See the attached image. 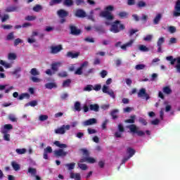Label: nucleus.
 <instances>
[{
	"label": "nucleus",
	"instance_id": "obj_53",
	"mask_svg": "<svg viewBox=\"0 0 180 180\" xmlns=\"http://www.w3.org/2000/svg\"><path fill=\"white\" fill-rule=\"evenodd\" d=\"M101 89H102V85L101 84H95L94 86H93V90L94 91H101Z\"/></svg>",
	"mask_w": 180,
	"mask_h": 180
},
{
	"label": "nucleus",
	"instance_id": "obj_24",
	"mask_svg": "<svg viewBox=\"0 0 180 180\" xmlns=\"http://www.w3.org/2000/svg\"><path fill=\"white\" fill-rule=\"evenodd\" d=\"M63 5L64 6H68L70 8L74 5V1L72 0H63Z\"/></svg>",
	"mask_w": 180,
	"mask_h": 180
},
{
	"label": "nucleus",
	"instance_id": "obj_3",
	"mask_svg": "<svg viewBox=\"0 0 180 180\" xmlns=\"http://www.w3.org/2000/svg\"><path fill=\"white\" fill-rule=\"evenodd\" d=\"M126 29V27H124V25L120 24V21L115 20L111 25L110 32H112V33H119L120 30H124Z\"/></svg>",
	"mask_w": 180,
	"mask_h": 180
},
{
	"label": "nucleus",
	"instance_id": "obj_51",
	"mask_svg": "<svg viewBox=\"0 0 180 180\" xmlns=\"http://www.w3.org/2000/svg\"><path fill=\"white\" fill-rule=\"evenodd\" d=\"M16 57H17L16 54L14 53H8V58L11 60H15L16 58Z\"/></svg>",
	"mask_w": 180,
	"mask_h": 180
},
{
	"label": "nucleus",
	"instance_id": "obj_46",
	"mask_svg": "<svg viewBox=\"0 0 180 180\" xmlns=\"http://www.w3.org/2000/svg\"><path fill=\"white\" fill-rule=\"evenodd\" d=\"M33 11L34 12H40L43 8L41 7V5L37 4L35 6L33 7Z\"/></svg>",
	"mask_w": 180,
	"mask_h": 180
},
{
	"label": "nucleus",
	"instance_id": "obj_13",
	"mask_svg": "<svg viewBox=\"0 0 180 180\" xmlns=\"http://www.w3.org/2000/svg\"><path fill=\"white\" fill-rule=\"evenodd\" d=\"M60 67H61V62H54L51 63V68L52 71H53V74L58 71Z\"/></svg>",
	"mask_w": 180,
	"mask_h": 180
},
{
	"label": "nucleus",
	"instance_id": "obj_48",
	"mask_svg": "<svg viewBox=\"0 0 180 180\" xmlns=\"http://www.w3.org/2000/svg\"><path fill=\"white\" fill-rule=\"evenodd\" d=\"M79 151H81V153H82L83 155H85V157L89 156V151H88V150L81 148V149H79Z\"/></svg>",
	"mask_w": 180,
	"mask_h": 180
},
{
	"label": "nucleus",
	"instance_id": "obj_41",
	"mask_svg": "<svg viewBox=\"0 0 180 180\" xmlns=\"http://www.w3.org/2000/svg\"><path fill=\"white\" fill-rule=\"evenodd\" d=\"M15 39V35L13 34V32H10L7 36H6V40L7 41H11Z\"/></svg>",
	"mask_w": 180,
	"mask_h": 180
},
{
	"label": "nucleus",
	"instance_id": "obj_4",
	"mask_svg": "<svg viewBox=\"0 0 180 180\" xmlns=\"http://www.w3.org/2000/svg\"><path fill=\"white\" fill-rule=\"evenodd\" d=\"M127 127L131 133H133L134 134H137V136H139V137H143V136H146V132L141 130H139V127L134 124H132Z\"/></svg>",
	"mask_w": 180,
	"mask_h": 180
},
{
	"label": "nucleus",
	"instance_id": "obj_54",
	"mask_svg": "<svg viewBox=\"0 0 180 180\" xmlns=\"http://www.w3.org/2000/svg\"><path fill=\"white\" fill-rule=\"evenodd\" d=\"M44 152L47 153L48 154H51L53 153V148L51 146H47L44 150Z\"/></svg>",
	"mask_w": 180,
	"mask_h": 180
},
{
	"label": "nucleus",
	"instance_id": "obj_11",
	"mask_svg": "<svg viewBox=\"0 0 180 180\" xmlns=\"http://www.w3.org/2000/svg\"><path fill=\"white\" fill-rule=\"evenodd\" d=\"M173 15L175 16V18L180 16V0H178L176 3Z\"/></svg>",
	"mask_w": 180,
	"mask_h": 180
},
{
	"label": "nucleus",
	"instance_id": "obj_14",
	"mask_svg": "<svg viewBox=\"0 0 180 180\" xmlns=\"http://www.w3.org/2000/svg\"><path fill=\"white\" fill-rule=\"evenodd\" d=\"M88 65V62L85 61L84 62L79 68L77 69V70L75 72V75H82V70L83 68Z\"/></svg>",
	"mask_w": 180,
	"mask_h": 180
},
{
	"label": "nucleus",
	"instance_id": "obj_37",
	"mask_svg": "<svg viewBox=\"0 0 180 180\" xmlns=\"http://www.w3.org/2000/svg\"><path fill=\"white\" fill-rule=\"evenodd\" d=\"M26 148H17L15 150V153H17V154H19L20 155H22V154H26Z\"/></svg>",
	"mask_w": 180,
	"mask_h": 180
},
{
	"label": "nucleus",
	"instance_id": "obj_38",
	"mask_svg": "<svg viewBox=\"0 0 180 180\" xmlns=\"http://www.w3.org/2000/svg\"><path fill=\"white\" fill-rule=\"evenodd\" d=\"M0 64L1 65H3V67H5V68H11V67H12L11 63H8L2 60H0Z\"/></svg>",
	"mask_w": 180,
	"mask_h": 180
},
{
	"label": "nucleus",
	"instance_id": "obj_30",
	"mask_svg": "<svg viewBox=\"0 0 180 180\" xmlns=\"http://www.w3.org/2000/svg\"><path fill=\"white\" fill-rule=\"evenodd\" d=\"M83 91L84 92H91V91H94V86L92 84H87L84 89Z\"/></svg>",
	"mask_w": 180,
	"mask_h": 180
},
{
	"label": "nucleus",
	"instance_id": "obj_33",
	"mask_svg": "<svg viewBox=\"0 0 180 180\" xmlns=\"http://www.w3.org/2000/svg\"><path fill=\"white\" fill-rule=\"evenodd\" d=\"M11 165L14 171H19V169H20V165H19L16 162H12Z\"/></svg>",
	"mask_w": 180,
	"mask_h": 180
},
{
	"label": "nucleus",
	"instance_id": "obj_52",
	"mask_svg": "<svg viewBox=\"0 0 180 180\" xmlns=\"http://www.w3.org/2000/svg\"><path fill=\"white\" fill-rule=\"evenodd\" d=\"M87 162L89 164H95V162H96V160H95V158H91V157H87Z\"/></svg>",
	"mask_w": 180,
	"mask_h": 180
},
{
	"label": "nucleus",
	"instance_id": "obj_63",
	"mask_svg": "<svg viewBox=\"0 0 180 180\" xmlns=\"http://www.w3.org/2000/svg\"><path fill=\"white\" fill-rule=\"evenodd\" d=\"M31 80L32 81V82H35V83H38V82H40V81H41V79L36 77H32Z\"/></svg>",
	"mask_w": 180,
	"mask_h": 180
},
{
	"label": "nucleus",
	"instance_id": "obj_59",
	"mask_svg": "<svg viewBox=\"0 0 180 180\" xmlns=\"http://www.w3.org/2000/svg\"><path fill=\"white\" fill-rule=\"evenodd\" d=\"M25 20L32 21V20H36V16L33 15H27L25 17Z\"/></svg>",
	"mask_w": 180,
	"mask_h": 180
},
{
	"label": "nucleus",
	"instance_id": "obj_56",
	"mask_svg": "<svg viewBox=\"0 0 180 180\" xmlns=\"http://www.w3.org/2000/svg\"><path fill=\"white\" fill-rule=\"evenodd\" d=\"M66 167H68V169L70 171H71V169H74V168H75V162H72V163H70V164H67Z\"/></svg>",
	"mask_w": 180,
	"mask_h": 180
},
{
	"label": "nucleus",
	"instance_id": "obj_50",
	"mask_svg": "<svg viewBox=\"0 0 180 180\" xmlns=\"http://www.w3.org/2000/svg\"><path fill=\"white\" fill-rule=\"evenodd\" d=\"M108 123H109V120H105L102 124H101V127L103 130H106V126L108 125Z\"/></svg>",
	"mask_w": 180,
	"mask_h": 180
},
{
	"label": "nucleus",
	"instance_id": "obj_26",
	"mask_svg": "<svg viewBox=\"0 0 180 180\" xmlns=\"http://www.w3.org/2000/svg\"><path fill=\"white\" fill-rule=\"evenodd\" d=\"M25 98L29 99L30 98V95L28 93H22L19 96L18 99L19 101H23Z\"/></svg>",
	"mask_w": 180,
	"mask_h": 180
},
{
	"label": "nucleus",
	"instance_id": "obj_21",
	"mask_svg": "<svg viewBox=\"0 0 180 180\" xmlns=\"http://www.w3.org/2000/svg\"><path fill=\"white\" fill-rule=\"evenodd\" d=\"M127 154H129V158H131L136 154V150L130 147L127 149Z\"/></svg>",
	"mask_w": 180,
	"mask_h": 180
},
{
	"label": "nucleus",
	"instance_id": "obj_2",
	"mask_svg": "<svg viewBox=\"0 0 180 180\" xmlns=\"http://www.w3.org/2000/svg\"><path fill=\"white\" fill-rule=\"evenodd\" d=\"M115 11V7L113 6H108L105 8V11H103L100 13L99 16L101 18H105L107 20H113L115 17L112 15V13Z\"/></svg>",
	"mask_w": 180,
	"mask_h": 180
},
{
	"label": "nucleus",
	"instance_id": "obj_31",
	"mask_svg": "<svg viewBox=\"0 0 180 180\" xmlns=\"http://www.w3.org/2000/svg\"><path fill=\"white\" fill-rule=\"evenodd\" d=\"M27 106H32V108H34V106H37V101H32L29 103H27L25 105V108H27Z\"/></svg>",
	"mask_w": 180,
	"mask_h": 180
},
{
	"label": "nucleus",
	"instance_id": "obj_23",
	"mask_svg": "<svg viewBox=\"0 0 180 180\" xmlns=\"http://www.w3.org/2000/svg\"><path fill=\"white\" fill-rule=\"evenodd\" d=\"M162 18V15H161V13H158L153 19V24L158 25Z\"/></svg>",
	"mask_w": 180,
	"mask_h": 180
},
{
	"label": "nucleus",
	"instance_id": "obj_18",
	"mask_svg": "<svg viewBox=\"0 0 180 180\" xmlns=\"http://www.w3.org/2000/svg\"><path fill=\"white\" fill-rule=\"evenodd\" d=\"M95 124H96V119H95V118H90L84 122V126H91V125Z\"/></svg>",
	"mask_w": 180,
	"mask_h": 180
},
{
	"label": "nucleus",
	"instance_id": "obj_9",
	"mask_svg": "<svg viewBox=\"0 0 180 180\" xmlns=\"http://www.w3.org/2000/svg\"><path fill=\"white\" fill-rule=\"evenodd\" d=\"M176 61V65H175V68L176 70V72L180 73V57L176 58H173V60H170L171 65H174L175 62Z\"/></svg>",
	"mask_w": 180,
	"mask_h": 180
},
{
	"label": "nucleus",
	"instance_id": "obj_25",
	"mask_svg": "<svg viewBox=\"0 0 180 180\" xmlns=\"http://www.w3.org/2000/svg\"><path fill=\"white\" fill-rule=\"evenodd\" d=\"M162 91L166 95H171V94H172V89H171L168 86L163 87Z\"/></svg>",
	"mask_w": 180,
	"mask_h": 180
},
{
	"label": "nucleus",
	"instance_id": "obj_64",
	"mask_svg": "<svg viewBox=\"0 0 180 180\" xmlns=\"http://www.w3.org/2000/svg\"><path fill=\"white\" fill-rule=\"evenodd\" d=\"M101 78H105L108 75V71L102 70L100 73Z\"/></svg>",
	"mask_w": 180,
	"mask_h": 180
},
{
	"label": "nucleus",
	"instance_id": "obj_61",
	"mask_svg": "<svg viewBox=\"0 0 180 180\" xmlns=\"http://www.w3.org/2000/svg\"><path fill=\"white\" fill-rule=\"evenodd\" d=\"M107 94L108 95H110V96H111L112 99H115V98H116V96L115 95V92H113V90L112 89L109 90Z\"/></svg>",
	"mask_w": 180,
	"mask_h": 180
},
{
	"label": "nucleus",
	"instance_id": "obj_36",
	"mask_svg": "<svg viewBox=\"0 0 180 180\" xmlns=\"http://www.w3.org/2000/svg\"><path fill=\"white\" fill-rule=\"evenodd\" d=\"M28 172L29 174H31V175H34V176H36L37 174V170L35 168L30 167L28 168Z\"/></svg>",
	"mask_w": 180,
	"mask_h": 180
},
{
	"label": "nucleus",
	"instance_id": "obj_29",
	"mask_svg": "<svg viewBox=\"0 0 180 180\" xmlns=\"http://www.w3.org/2000/svg\"><path fill=\"white\" fill-rule=\"evenodd\" d=\"M15 11H18V6H8L6 8V12H15Z\"/></svg>",
	"mask_w": 180,
	"mask_h": 180
},
{
	"label": "nucleus",
	"instance_id": "obj_44",
	"mask_svg": "<svg viewBox=\"0 0 180 180\" xmlns=\"http://www.w3.org/2000/svg\"><path fill=\"white\" fill-rule=\"evenodd\" d=\"M62 1L63 0H51V1L49 2V5L50 6H53V5L61 4Z\"/></svg>",
	"mask_w": 180,
	"mask_h": 180
},
{
	"label": "nucleus",
	"instance_id": "obj_55",
	"mask_svg": "<svg viewBox=\"0 0 180 180\" xmlns=\"http://www.w3.org/2000/svg\"><path fill=\"white\" fill-rule=\"evenodd\" d=\"M139 123H141V124H143V126H147V124H148V122L146 120V119H144L143 117H140L139 119Z\"/></svg>",
	"mask_w": 180,
	"mask_h": 180
},
{
	"label": "nucleus",
	"instance_id": "obj_15",
	"mask_svg": "<svg viewBox=\"0 0 180 180\" xmlns=\"http://www.w3.org/2000/svg\"><path fill=\"white\" fill-rule=\"evenodd\" d=\"M68 58H78L79 57V52L74 53L72 51H68L66 54Z\"/></svg>",
	"mask_w": 180,
	"mask_h": 180
},
{
	"label": "nucleus",
	"instance_id": "obj_40",
	"mask_svg": "<svg viewBox=\"0 0 180 180\" xmlns=\"http://www.w3.org/2000/svg\"><path fill=\"white\" fill-rule=\"evenodd\" d=\"M146 68V65L144 64H139L135 66V70L136 71H140V70H144Z\"/></svg>",
	"mask_w": 180,
	"mask_h": 180
},
{
	"label": "nucleus",
	"instance_id": "obj_27",
	"mask_svg": "<svg viewBox=\"0 0 180 180\" xmlns=\"http://www.w3.org/2000/svg\"><path fill=\"white\" fill-rule=\"evenodd\" d=\"M90 110H94V112H99V105L98 104H91L89 105Z\"/></svg>",
	"mask_w": 180,
	"mask_h": 180
},
{
	"label": "nucleus",
	"instance_id": "obj_1",
	"mask_svg": "<svg viewBox=\"0 0 180 180\" xmlns=\"http://www.w3.org/2000/svg\"><path fill=\"white\" fill-rule=\"evenodd\" d=\"M53 144L56 146V147H59L60 149L56 150L53 151V155L55 157L58 158L59 157H65L67 154H68L67 152L64 151L63 148H67L68 146L65 143H61L59 141H56Z\"/></svg>",
	"mask_w": 180,
	"mask_h": 180
},
{
	"label": "nucleus",
	"instance_id": "obj_60",
	"mask_svg": "<svg viewBox=\"0 0 180 180\" xmlns=\"http://www.w3.org/2000/svg\"><path fill=\"white\" fill-rule=\"evenodd\" d=\"M4 139L6 141H11V135L4 132Z\"/></svg>",
	"mask_w": 180,
	"mask_h": 180
},
{
	"label": "nucleus",
	"instance_id": "obj_42",
	"mask_svg": "<svg viewBox=\"0 0 180 180\" xmlns=\"http://www.w3.org/2000/svg\"><path fill=\"white\" fill-rule=\"evenodd\" d=\"M136 120V115H131L130 119L126 120L125 123H134V120Z\"/></svg>",
	"mask_w": 180,
	"mask_h": 180
},
{
	"label": "nucleus",
	"instance_id": "obj_19",
	"mask_svg": "<svg viewBox=\"0 0 180 180\" xmlns=\"http://www.w3.org/2000/svg\"><path fill=\"white\" fill-rule=\"evenodd\" d=\"M46 89H53V88H57V84L56 82H49L45 84Z\"/></svg>",
	"mask_w": 180,
	"mask_h": 180
},
{
	"label": "nucleus",
	"instance_id": "obj_16",
	"mask_svg": "<svg viewBox=\"0 0 180 180\" xmlns=\"http://www.w3.org/2000/svg\"><path fill=\"white\" fill-rule=\"evenodd\" d=\"M57 13L59 18H67L69 15L68 12L64 9H60L58 11Z\"/></svg>",
	"mask_w": 180,
	"mask_h": 180
},
{
	"label": "nucleus",
	"instance_id": "obj_28",
	"mask_svg": "<svg viewBox=\"0 0 180 180\" xmlns=\"http://www.w3.org/2000/svg\"><path fill=\"white\" fill-rule=\"evenodd\" d=\"M94 29L96 32H98V33H105V29H103V27L102 25L95 26Z\"/></svg>",
	"mask_w": 180,
	"mask_h": 180
},
{
	"label": "nucleus",
	"instance_id": "obj_10",
	"mask_svg": "<svg viewBox=\"0 0 180 180\" xmlns=\"http://www.w3.org/2000/svg\"><path fill=\"white\" fill-rule=\"evenodd\" d=\"M70 34L72 36H79L81 34V30L75 25H70Z\"/></svg>",
	"mask_w": 180,
	"mask_h": 180
},
{
	"label": "nucleus",
	"instance_id": "obj_58",
	"mask_svg": "<svg viewBox=\"0 0 180 180\" xmlns=\"http://www.w3.org/2000/svg\"><path fill=\"white\" fill-rule=\"evenodd\" d=\"M23 43V41L20 39V38L15 39L14 40V46L16 47V46H19V44Z\"/></svg>",
	"mask_w": 180,
	"mask_h": 180
},
{
	"label": "nucleus",
	"instance_id": "obj_34",
	"mask_svg": "<svg viewBox=\"0 0 180 180\" xmlns=\"http://www.w3.org/2000/svg\"><path fill=\"white\" fill-rule=\"evenodd\" d=\"M31 75H33V77H37V75H40V72L37 71V68H32L30 70Z\"/></svg>",
	"mask_w": 180,
	"mask_h": 180
},
{
	"label": "nucleus",
	"instance_id": "obj_12",
	"mask_svg": "<svg viewBox=\"0 0 180 180\" xmlns=\"http://www.w3.org/2000/svg\"><path fill=\"white\" fill-rule=\"evenodd\" d=\"M75 16H76V18H86V13L84 10L79 8L76 10Z\"/></svg>",
	"mask_w": 180,
	"mask_h": 180
},
{
	"label": "nucleus",
	"instance_id": "obj_20",
	"mask_svg": "<svg viewBox=\"0 0 180 180\" xmlns=\"http://www.w3.org/2000/svg\"><path fill=\"white\" fill-rule=\"evenodd\" d=\"M70 178L72 179L81 180V174L79 173H70Z\"/></svg>",
	"mask_w": 180,
	"mask_h": 180
},
{
	"label": "nucleus",
	"instance_id": "obj_17",
	"mask_svg": "<svg viewBox=\"0 0 180 180\" xmlns=\"http://www.w3.org/2000/svg\"><path fill=\"white\" fill-rule=\"evenodd\" d=\"M118 113L119 110L117 109H114L110 112V115L112 117V120H116V119L119 118V115H117Z\"/></svg>",
	"mask_w": 180,
	"mask_h": 180
},
{
	"label": "nucleus",
	"instance_id": "obj_62",
	"mask_svg": "<svg viewBox=\"0 0 180 180\" xmlns=\"http://www.w3.org/2000/svg\"><path fill=\"white\" fill-rule=\"evenodd\" d=\"M84 41L87 43H95V39H94V38L86 37L84 39Z\"/></svg>",
	"mask_w": 180,
	"mask_h": 180
},
{
	"label": "nucleus",
	"instance_id": "obj_7",
	"mask_svg": "<svg viewBox=\"0 0 180 180\" xmlns=\"http://www.w3.org/2000/svg\"><path fill=\"white\" fill-rule=\"evenodd\" d=\"M71 126L70 125H62L60 128L55 130L56 134H65V130H70Z\"/></svg>",
	"mask_w": 180,
	"mask_h": 180
},
{
	"label": "nucleus",
	"instance_id": "obj_5",
	"mask_svg": "<svg viewBox=\"0 0 180 180\" xmlns=\"http://www.w3.org/2000/svg\"><path fill=\"white\" fill-rule=\"evenodd\" d=\"M133 43H134V39H130L129 41V42H127L126 44H124L123 45H122V41H118L115 44V47H120V49H122V50H124V51H126V50H127V47H131V46H133Z\"/></svg>",
	"mask_w": 180,
	"mask_h": 180
},
{
	"label": "nucleus",
	"instance_id": "obj_45",
	"mask_svg": "<svg viewBox=\"0 0 180 180\" xmlns=\"http://www.w3.org/2000/svg\"><path fill=\"white\" fill-rule=\"evenodd\" d=\"M139 50H140V51H143L144 53H146L147 51H150V49L147 48V46H146L144 45L139 46Z\"/></svg>",
	"mask_w": 180,
	"mask_h": 180
},
{
	"label": "nucleus",
	"instance_id": "obj_47",
	"mask_svg": "<svg viewBox=\"0 0 180 180\" xmlns=\"http://www.w3.org/2000/svg\"><path fill=\"white\" fill-rule=\"evenodd\" d=\"M58 77H60V78H65V77H68V74L65 71L60 72L58 73Z\"/></svg>",
	"mask_w": 180,
	"mask_h": 180
},
{
	"label": "nucleus",
	"instance_id": "obj_57",
	"mask_svg": "<svg viewBox=\"0 0 180 180\" xmlns=\"http://www.w3.org/2000/svg\"><path fill=\"white\" fill-rule=\"evenodd\" d=\"M49 119V116H47L46 115H41L39 116V120L41 122H44L45 120H47Z\"/></svg>",
	"mask_w": 180,
	"mask_h": 180
},
{
	"label": "nucleus",
	"instance_id": "obj_32",
	"mask_svg": "<svg viewBox=\"0 0 180 180\" xmlns=\"http://www.w3.org/2000/svg\"><path fill=\"white\" fill-rule=\"evenodd\" d=\"M70 85H71V80H70V79H68L63 81L62 86L63 88H68V86H70Z\"/></svg>",
	"mask_w": 180,
	"mask_h": 180
},
{
	"label": "nucleus",
	"instance_id": "obj_43",
	"mask_svg": "<svg viewBox=\"0 0 180 180\" xmlns=\"http://www.w3.org/2000/svg\"><path fill=\"white\" fill-rule=\"evenodd\" d=\"M164 43H165V38L160 37L158 40L157 46H162V44H164Z\"/></svg>",
	"mask_w": 180,
	"mask_h": 180
},
{
	"label": "nucleus",
	"instance_id": "obj_35",
	"mask_svg": "<svg viewBox=\"0 0 180 180\" xmlns=\"http://www.w3.org/2000/svg\"><path fill=\"white\" fill-rule=\"evenodd\" d=\"M75 110L76 112H81V103H79V101L75 103Z\"/></svg>",
	"mask_w": 180,
	"mask_h": 180
},
{
	"label": "nucleus",
	"instance_id": "obj_49",
	"mask_svg": "<svg viewBox=\"0 0 180 180\" xmlns=\"http://www.w3.org/2000/svg\"><path fill=\"white\" fill-rule=\"evenodd\" d=\"M137 6H138V8H144V7L147 6V4H146V2L143 1H140L138 2Z\"/></svg>",
	"mask_w": 180,
	"mask_h": 180
},
{
	"label": "nucleus",
	"instance_id": "obj_8",
	"mask_svg": "<svg viewBox=\"0 0 180 180\" xmlns=\"http://www.w3.org/2000/svg\"><path fill=\"white\" fill-rule=\"evenodd\" d=\"M63 50V45L59 44L57 46H51V54H57L60 53Z\"/></svg>",
	"mask_w": 180,
	"mask_h": 180
},
{
	"label": "nucleus",
	"instance_id": "obj_22",
	"mask_svg": "<svg viewBox=\"0 0 180 180\" xmlns=\"http://www.w3.org/2000/svg\"><path fill=\"white\" fill-rule=\"evenodd\" d=\"M118 16L120 18V19H127L129 13L126 11H121L118 13Z\"/></svg>",
	"mask_w": 180,
	"mask_h": 180
},
{
	"label": "nucleus",
	"instance_id": "obj_6",
	"mask_svg": "<svg viewBox=\"0 0 180 180\" xmlns=\"http://www.w3.org/2000/svg\"><path fill=\"white\" fill-rule=\"evenodd\" d=\"M138 98H141L142 99H146V101H148L150 99V95L147 94V91L145 88H142L138 92Z\"/></svg>",
	"mask_w": 180,
	"mask_h": 180
},
{
	"label": "nucleus",
	"instance_id": "obj_39",
	"mask_svg": "<svg viewBox=\"0 0 180 180\" xmlns=\"http://www.w3.org/2000/svg\"><path fill=\"white\" fill-rule=\"evenodd\" d=\"M77 165L82 171H86V169H88V166H86V164L78 163Z\"/></svg>",
	"mask_w": 180,
	"mask_h": 180
}]
</instances>
